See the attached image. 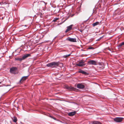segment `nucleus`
Listing matches in <instances>:
<instances>
[{"label": "nucleus", "instance_id": "nucleus-2", "mask_svg": "<svg viewBox=\"0 0 124 124\" xmlns=\"http://www.w3.org/2000/svg\"><path fill=\"white\" fill-rule=\"evenodd\" d=\"M17 69V68L16 67H12L10 69V72L11 73L15 74H16Z\"/></svg>", "mask_w": 124, "mask_h": 124}, {"label": "nucleus", "instance_id": "nucleus-4", "mask_svg": "<svg viewBox=\"0 0 124 124\" xmlns=\"http://www.w3.org/2000/svg\"><path fill=\"white\" fill-rule=\"evenodd\" d=\"M88 63L89 65H97L96 62L95 61L93 60H91L88 61Z\"/></svg>", "mask_w": 124, "mask_h": 124}, {"label": "nucleus", "instance_id": "nucleus-27", "mask_svg": "<svg viewBox=\"0 0 124 124\" xmlns=\"http://www.w3.org/2000/svg\"><path fill=\"white\" fill-rule=\"evenodd\" d=\"M1 3L0 2V4H1Z\"/></svg>", "mask_w": 124, "mask_h": 124}, {"label": "nucleus", "instance_id": "nucleus-18", "mask_svg": "<svg viewBox=\"0 0 124 124\" xmlns=\"http://www.w3.org/2000/svg\"><path fill=\"white\" fill-rule=\"evenodd\" d=\"M123 45L122 43L119 44V45L118 46V48H121L122 46Z\"/></svg>", "mask_w": 124, "mask_h": 124}, {"label": "nucleus", "instance_id": "nucleus-11", "mask_svg": "<svg viewBox=\"0 0 124 124\" xmlns=\"http://www.w3.org/2000/svg\"><path fill=\"white\" fill-rule=\"evenodd\" d=\"M28 76H24L20 80V81L23 82V81L27 79V78Z\"/></svg>", "mask_w": 124, "mask_h": 124}, {"label": "nucleus", "instance_id": "nucleus-25", "mask_svg": "<svg viewBox=\"0 0 124 124\" xmlns=\"http://www.w3.org/2000/svg\"><path fill=\"white\" fill-rule=\"evenodd\" d=\"M123 45H124V42H122Z\"/></svg>", "mask_w": 124, "mask_h": 124}, {"label": "nucleus", "instance_id": "nucleus-20", "mask_svg": "<svg viewBox=\"0 0 124 124\" xmlns=\"http://www.w3.org/2000/svg\"><path fill=\"white\" fill-rule=\"evenodd\" d=\"M70 54H69L68 55H64L63 56V57L64 58H66V57H68L70 56Z\"/></svg>", "mask_w": 124, "mask_h": 124}, {"label": "nucleus", "instance_id": "nucleus-24", "mask_svg": "<svg viewBox=\"0 0 124 124\" xmlns=\"http://www.w3.org/2000/svg\"><path fill=\"white\" fill-rule=\"evenodd\" d=\"M102 38V37H101L99 39H98L97 40H98V41L100 40Z\"/></svg>", "mask_w": 124, "mask_h": 124}, {"label": "nucleus", "instance_id": "nucleus-15", "mask_svg": "<svg viewBox=\"0 0 124 124\" xmlns=\"http://www.w3.org/2000/svg\"><path fill=\"white\" fill-rule=\"evenodd\" d=\"M15 60H16L19 61H21L23 60L22 57V58L19 57L16 58H15Z\"/></svg>", "mask_w": 124, "mask_h": 124}, {"label": "nucleus", "instance_id": "nucleus-21", "mask_svg": "<svg viewBox=\"0 0 124 124\" xmlns=\"http://www.w3.org/2000/svg\"><path fill=\"white\" fill-rule=\"evenodd\" d=\"M87 49H94V48L92 47H89Z\"/></svg>", "mask_w": 124, "mask_h": 124}, {"label": "nucleus", "instance_id": "nucleus-7", "mask_svg": "<svg viewBox=\"0 0 124 124\" xmlns=\"http://www.w3.org/2000/svg\"><path fill=\"white\" fill-rule=\"evenodd\" d=\"M67 40L69 41L76 42H77L76 39L75 38H68L67 39Z\"/></svg>", "mask_w": 124, "mask_h": 124}, {"label": "nucleus", "instance_id": "nucleus-14", "mask_svg": "<svg viewBox=\"0 0 124 124\" xmlns=\"http://www.w3.org/2000/svg\"><path fill=\"white\" fill-rule=\"evenodd\" d=\"M100 22H97L95 23H93V27H94L95 26H96L98 25H100Z\"/></svg>", "mask_w": 124, "mask_h": 124}, {"label": "nucleus", "instance_id": "nucleus-1", "mask_svg": "<svg viewBox=\"0 0 124 124\" xmlns=\"http://www.w3.org/2000/svg\"><path fill=\"white\" fill-rule=\"evenodd\" d=\"M60 64V63L59 62H54L49 63L46 64V66L48 67L54 68L57 66H58Z\"/></svg>", "mask_w": 124, "mask_h": 124}, {"label": "nucleus", "instance_id": "nucleus-5", "mask_svg": "<svg viewBox=\"0 0 124 124\" xmlns=\"http://www.w3.org/2000/svg\"><path fill=\"white\" fill-rule=\"evenodd\" d=\"M122 118L117 117L114 119V121L117 122H120L122 121Z\"/></svg>", "mask_w": 124, "mask_h": 124}, {"label": "nucleus", "instance_id": "nucleus-12", "mask_svg": "<svg viewBox=\"0 0 124 124\" xmlns=\"http://www.w3.org/2000/svg\"><path fill=\"white\" fill-rule=\"evenodd\" d=\"M66 88L67 89L71 91L73 90L74 88L71 86H67L66 87Z\"/></svg>", "mask_w": 124, "mask_h": 124}, {"label": "nucleus", "instance_id": "nucleus-17", "mask_svg": "<svg viewBox=\"0 0 124 124\" xmlns=\"http://www.w3.org/2000/svg\"><path fill=\"white\" fill-rule=\"evenodd\" d=\"M13 121L14 122H16L17 121V119L16 117H14L13 119Z\"/></svg>", "mask_w": 124, "mask_h": 124}, {"label": "nucleus", "instance_id": "nucleus-22", "mask_svg": "<svg viewBox=\"0 0 124 124\" xmlns=\"http://www.w3.org/2000/svg\"><path fill=\"white\" fill-rule=\"evenodd\" d=\"M58 19V18H55L54 20V22H55V21H56Z\"/></svg>", "mask_w": 124, "mask_h": 124}, {"label": "nucleus", "instance_id": "nucleus-26", "mask_svg": "<svg viewBox=\"0 0 124 124\" xmlns=\"http://www.w3.org/2000/svg\"><path fill=\"white\" fill-rule=\"evenodd\" d=\"M50 117H51L52 118H53V119H55V118H53L51 116H50Z\"/></svg>", "mask_w": 124, "mask_h": 124}, {"label": "nucleus", "instance_id": "nucleus-16", "mask_svg": "<svg viewBox=\"0 0 124 124\" xmlns=\"http://www.w3.org/2000/svg\"><path fill=\"white\" fill-rule=\"evenodd\" d=\"M93 124H102L100 122L97 121H95L93 123Z\"/></svg>", "mask_w": 124, "mask_h": 124}, {"label": "nucleus", "instance_id": "nucleus-9", "mask_svg": "<svg viewBox=\"0 0 124 124\" xmlns=\"http://www.w3.org/2000/svg\"><path fill=\"white\" fill-rule=\"evenodd\" d=\"M73 25H71L70 26L67 27V29L66 31V32H67L70 31L72 29V27Z\"/></svg>", "mask_w": 124, "mask_h": 124}, {"label": "nucleus", "instance_id": "nucleus-8", "mask_svg": "<svg viewBox=\"0 0 124 124\" xmlns=\"http://www.w3.org/2000/svg\"><path fill=\"white\" fill-rule=\"evenodd\" d=\"M76 111L74 112H69L68 113V115L70 116H72L74 115L76 113Z\"/></svg>", "mask_w": 124, "mask_h": 124}, {"label": "nucleus", "instance_id": "nucleus-6", "mask_svg": "<svg viewBox=\"0 0 124 124\" xmlns=\"http://www.w3.org/2000/svg\"><path fill=\"white\" fill-rule=\"evenodd\" d=\"M77 87L80 89H83L85 87L84 85L81 84H79L77 85Z\"/></svg>", "mask_w": 124, "mask_h": 124}, {"label": "nucleus", "instance_id": "nucleus-13", "mask_svg": "<svg viewBox=\"0 0 124 124\" xmlns=\"http://www.w3.org/2000/svg\"><path fill=\"white\" fill-rule=\"evenodd\" d=\"M79 73H82L83 74L86 75V72L83 71V70H80L78 72Z\"/></svg>", "mask_w": 124, "mask_h": 124}, {"label": "nucleus", "instance_id": "nucleus-19", "mask_svg": "<svg viewBox=\"0 0 124 124\" xmlns=\"http://www.w3.org/2000/svg\"><path fill=\"white\" fill-rule=\"evenodd\" d=\"M41 2L42 4L43 5L44 7H45L46 4V3L43 1H41Z\"/></svg>", "mask_w": 124, "mask_h": 124}, {"label": "nucleus", "instance_id": "nucleus-23", "mask_svg": "<svg viewBox=\"0 0 124 124\" xmlns=\"http://www.w3.org/2000/svg\"><path fill=\"white\" fill-rule=\"evenodd\" d=\"M78 30L80 31L81 32H82L83 31L82 29H79V30Z\"/></svg>", "mask_w": 124, "mask_h": 124}, {"label": "nucleus", "instance_id": "nucleus-28", "mask_svg": "<svg viewBox=\"0 0 124 124\" xmlns=\"http://www.w3.org/2000/svg\"><path fill=\"white\" fill-rule=\"evenodd\" d=\"M1 82H0V84L1 83Z\"/></svg>", "mask_w": 124, "mask_h": 124}, {"label": "nucleus", "instance_id": "nucleus-10", "mask_svg": "<svg viewBox=\"0 0 124 124\" xmlns=\"http://www.w3.org/2000/svg\"><path fill=\"white\" fill-rule=\"evenodd\" d=\"M31 56V54H26L24 55L23 57L22 58L23 60H24L28 57L30 56Z\"/></svg>", "mask_w": 124, "mask_h": 124}, {"label": "nucleus", "instance_id": "nucleus-3", "mask_svg": "<svg viewBox=\"0 0 124 124\" xmlns=\"http://www.w3.org/2000/svg\"><path fill=\"white\" fill-rule=\"evenodd\" d=\"M85 61L83 60H81L76 65L82 67L85 65Z\"/></svg>", "mask_w": 124, "mask_h": 124}]
</instances>
